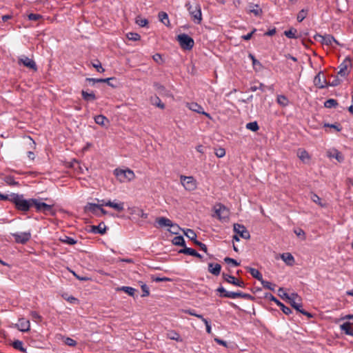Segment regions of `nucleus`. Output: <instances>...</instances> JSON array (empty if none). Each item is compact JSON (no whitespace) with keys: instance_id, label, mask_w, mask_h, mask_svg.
<instances>
[{"instance_id":"nucleus-1","label":"nucleus","mask_w":353,"mask_h":353,"mask_svg":"<svg viewBox=\"0 0 353 353\" xmlns=\"http://www.w3.org/2000/svg\"><path fill=\"white\" fill-rule=\"evenodd\" d=\"M10 200L19 210L26 212L32 207L33 199H25L23 195L12 194L10 196Z\"/></svg>"},{"instance_id":"nucleus-2","label":"nucleus","mask_w":353,"mask_h":353,"mask_svg":"<svg viewBox=\"0 0 353 353\" xmlns=\"http://www.w3.org/2000/svg\"><path fill=\"white\" fill-rule=\"evenodd\" d=\"M185 7L188 10L194 23L196 24H200L202 21L201 6L198 3L192 4L190 1H188L185 3Z\"/></svg>"},{"instance_id":"nucleus-3","label":"nucleus","mask_w":353,"mask_h":353,"mask_svg":"<svg viewBox=\"0 0 353 353\" xmlns=\"http://www.w3.org/2000/svg\"><path fill=\"white\" fill-rule=\"evenodd\" d=\"M114 174L121 183H126L132 181L135 178L134 172L130 169H119L114 170Z\"/></svg>"},{"instance_id":"nucleus-4","label":"nucleus","mask_w":353,"mask_h":353,"mask_svg":"<svg viewBox=\"0 0 353 353\" xmlns=\"http://www.w3.org/2000/svg\"><path fill=\"white\" fill-rule=\"evenodd\" d=\"M288 301L292 305V307H293L298 312L307 316L309 318H311L312 316V315L310 313L301 309V307H302L301 298L297 294H295V293L291 294L290 298Z\"/></svg>"},{"instance_id":"nucleus-5","label":"nucleus","mask_w":353,"mask_h":353,"mask_svg":"<svg viewBox=\"0 0 353 353\" xmlns=\"http://www.w3.org/2000/svg\"><path fill=\"white\" fill-rule=\"evenodd\" d=\"M215 216H216L222 222H228L229 221L230 211L221 203H216L214 206Z\"/></svg>"},{"instance_id":"nucleus-6","label":"nucleus","mask_w":353,"mask_h":353,"mask_svg":"<svg viewBox=\"0 0 353 353\" xmlns=\"http://www.w3.org/2000/svg\"><path fill=\"white\" fill-rule=\"evenodd\" d=\"M34 206L36 210L39 212L45 214L52 213L53 205L47 204L41 201L39 199H33L32 201V207Z\"/></svg>"},{"instance_id":"nucleus-7","label":"nucleus","mask_w":353,"mask_h":353,"mask_svg":"<svg viewBox=\"0 0 353 353\" xmlns=\"http://www.w3.org/2000/svg\"><path fill=\"white\" fill-rule=\"evenodd\" d=\"M177 41H179L181 47L183 50H191L194 44V41L192 37L186 34H181L177 36Z\"/></svg>"},{"instance_id":"nucleus-8","label":"nucleus","mask_w":353,"mask_h":353,"mask_svg":"<svg viewBox=\"0 0 353 353\" xmlns=\"http://www.w3.org/2000/svg\"><path fill=\"white\" fill-rule=\"evenodd\" d=\"M181 183L188 191H193L196 188V181L193 176H186L181 175L180 176Z\"/></svg>"},{"instance_id":"nucleus-9","label":"nucleus","mask_w":353,"mask_h":353,"mask_svg":"<svg viewBox=\"0 0 353 353\" xmlns=\"http://www.w3.org/2000/svg\"><path fill=\"white\" fill-rule=\"evenodd\" d=\"M11 235L14 237V241L17 243L21 244L26 243L31 238L30 232H15L12 233Z\"/></svg>"},{"instance_id":"nucleus-10","label":"nucleus","mask_w":353,"mask_h":353,"mask_svg":"<svg viewBox=\"0 0 353 353\" xmlns=\"http://www.w3.org/2000/svg\"><path fill=\"white\" fill-rule=\"evenodd\" d=\"M234 231L236 234L245 239H249L250 237L249 232L245 227L243 225L235 223L234 224Z\"/></svg>"},{"instance_id":"nucleus-11","label":"nucleus","mask_w":353,"mask_h":353,"mask_svg":"<svg viewBox=\"0 0 353 353\" xmlns=\"http://www.w3.org/2000/svg\"><path fill=\"white\" fill-rule=\"evenodd\" d=\"M19 63L23 64L26 68L32 69L34 71L37 70V67L34 61L25 55H22L19 58Z\"/></svg>"},{"instance_id":"nucleus-12","label":"nucleus","mask_w":353,"mask_h":353,"mask_svg":"<svg viewBox=\"0 0 353 353\" xmlns=\"http://www.w3.org/2000/svg\"><path fill=\"white\" fill-rule=\"evenodd\" d=\"M314 84L317 88L322 89L326 88L327 84L325 77L322 72H319L314 79Z\"/></svg>"},{"instance_id":"nucleus-13","label":"nucleus","mask_w":353,"mask_h":353,"mask_svg":"<svg viewBox=\"0 0 353 353\" xmlns=\"http://www.w3.org/2000/svg\"><path fill=\"white\" fill-rule=\"evenodd\" d=\"M156 222L158 223L159 226L161 228L163 227H170V228H178L176 224L172 223V221L165 217H159L156 219Z\"/></svg>"},{"instance_id":"nucleus-14","label":"nucleus","mask_w":353,"mask_h":353,"mask_svg":"<svg viewBox=\"0 0 353 353\" xmlns=\"http://www.w3.org/2000/svg\"><path fill=\"white\" fill-rule=\"evenodd\" d=\"M316 37L320 38V41L323 45L332 46L333 43L339 45V42L334 39V37L330 34H325L324 36L317 35Z\"/></svg>"},{"instance_id":"nucleus-15","label":"nucleus","mask_w":353,"mask_h":353,"mask_svg":"<svg viewBox=\"0 0 353 353\" xmlns=\"http://www.w3.org/2000/svg\"><path fill=\"white\" fill-rule=\"evenodd\" d=\"M15 326L19 330L26 332L30 330V323L29 320L21 318L19 319L18 323L15 325Z\"/></svg>"},{"instance_id":"nucleus-16","label":"nucleus","mask_w":353,"mask_h":353,"mask_svg":"<svg viewBox=\"0 0 353 353\" xmlns=\"http://www.w3.org/2000/svg\"><path fill=\"white\" fill-rule=\"evenodd\" d=\"M297 157L304 163H308L311 159V157L309 153L304 149L299 148L296 152Z\"/></svg>"},{"instance_id":"nucleus-17","label":"nucleus","mask_w":353,"mask_h":353,"mask_svg":"<svg viewBox=\"0 0 353 353\" xmlns=\"http://www.w3.org/2000/svg\"><path fill=\"white\" fill-rule=\"evenodd\" d=\"M223 276L225 281H226L229 283H232V284L239 286V287H244L243 281L238 280L233 276L223 274Z\"/></svg>"},{"instance_id":"nucleus-18","label":"nucleus","mask_w":353,"mask_h":353,"mask_svg":"<svg viewBox=\"0 0 353 353\" xmlns=\"http://www.w3.org/2000/svg\"><path fill=\"white\" fill-rule=\"evenodd\" d=\"M340 328L345 334L353 336V323L345 322L340 325Z\"/></svg>"},{"instance_id":"nucleus-19","label":"nucleus","mask_w":353,"mask_h":353,"mask_svg":"<svg viewBox=\"0 0 353 353\" xmlns=\"http://www.w3.org/2000/svg\"><path fill=\"white\" fill-rule=\"evenodd\" d=\"M351 65V62L350 59H345L339 66V71L338 74L341 77H344L347 74V70L348 67Z\"/></svg>"},{"instance_id":"nucleus-20","label":"nucleus","mask_w":353,"mask_h":353,"mask_svg":"<svg viewBox=\"0 0 353 353\" xmlns=\"http://www.w3.org/2000/svg\"><path fill=\"white\" fill-rule=\"evenodd\" d=\"M188 107L190 110L194 111V112H198V113H201V114H205L207 117L208 118H210V116L208 113H206L203 110V108L199 105L198 103H188Z\"/></svg>"},{"instance_id":"nucleus-21","label":"nucleus","mask_w":353,"mask_h":353,"mask_svg":"<svg viewBox=\"0 0 353 353\" xmlns=\"http://www.w3.org/2000/svg\"><path fill=\"white\" fill-rule=\"evenodd\" d=\"M327 156L330 158H334L336 159L339 162H342L344 159L343 155L341 152L338 151L336 149H332L327 151Z\"/></svg>"},{"instance_id":"nucleus-22","label":"nucleus","mask_w":353,"mask_h":353,"mask_svg":"<svg viewBox=\"0 0 353 353\" xmlns=\"http://www.w3.org/2000/svg\"><path fill=\"white\" fill-rule=\"evenodd\" d=\"M105 206L112 208L118 212H121L124 210V203L123 202L116 203L114 201H107L105 203Z\"/></svg>"},{"instance_id":"nucleus-23","label":"nucleus","mask_w":353,"mask_h":353,"mask_svg":"<svg viewBox=\"0 0 353 353\" xmlns=\"http://www.w3.org/2000/svg\"><path fill=\"white\" fill-rule=\"evenodd\" d=\"M270 300L274 301L277 305H279L283 312L287 315L291 314L292 310L290 307H286L281 302H280L276 298H275L274 296L270 295Z\"/></svg>"},{"instance_id":"nucleus-24","label":"nucleus","mask_w":353,"mask_h":353,"mask_svg":"<svg viewBox=\"0 0 353 353\" xmlns=\"http://www.w3.org/2000/svg\"><path fill=\"white\" fill-rule=\"evenodd\" d=\"M221 270V266L219 263H210L208 264V271L215 276H218L220 274Z\"/></svg>"},{"instance_id":"nucleus-25","label":"nucleus","mask_w":353,"mask_h":353,"mask_svg":"<svg viewBox=\"0 0 353 353\" xmlns=\"http://www.w3.org/2000/svg\"><path fill=\"white\" fill-rule=\"evenodd\" d=\"M56 338L59 340H62L64 343L68 346L74 347L77 345V342L70 337H65L61 334H57Z\"/></svg>"},{"instance_id":"nucleus-26","label":"nucleus","mask_w":353,"mask_h":353,"mask_svg":"<svg viewBox=\"0 0 353 353\" xmlns=\"http://www.w3.org/2000/svg\"><path fill=\"white\" fill-rule=\"evenodd\" d=\"M281 258L288 265H292L294 263V258L289 252L282 254Z\"/></svg>"},{"instance_id":"nucleus-27","label":"nucleus","mask_w":353,"mask_h":353,"mask_svg":"<svg viewBox=\"0 0 353 353\" xmlns=\"http://www.w3.org/2000/svg\"><path fill=\"white\" fill-rule=\"evenodd\" d=\"M94 121L98 125L106 126L109 123V120L103 115L99 114L94 117Z\"/></svg>"},{"instance_id":"nucleus-28","label":"nucleus","mask_w":353,"mask_h":353,"mask_svg":"<svg viewBox=\"0 0 353 353\" xmlns=\"http://www.w3.org/2000/svg\"><path fill=\"white\" fill-rule=\"evenodd\" d=\"M91 231L95 234L98 233V234H103L105 233L106 226L105 225L104 223H101L99 225L92 226Z\"/></svg>"},{"instance_id":"nucleus-29","label":"nucleus","mask_w":353,"mask_h":353,"mask_svg":"<svg viewBox=\"0 0 353 353\" xmlns=\"http://www.w3.org/2000/svg\"><path fill=\"white\" fill-rule=\"evenodd\" d=\"M117 291H123L131 296H134L137 290L129 286H122L117 288Z\"/></svg>"},{"instance_id":"nucleus-30","label":"nucleus","mask_w":353,"mask_h":353,"mask_svg":"<svg viewBox=\"0 0 353 353\" xmlns=\"http://www.w3.org/2000/svg\"><path fill=\"white\" fill-rule=\"evenodd\" d=\"M180 253L194 256L198 258H201V255L199 254L196 250L190 248H184L179 251Z\"/></svg>"},{"instance_id":"nucleus-31","label":"nucleus","mask_w":353,"mask_h":353,"mask_svg":"<svg viewBox=\"0 0 353 353\" xmlns=\"http://www.w3.org/2000/svg\"><path fill=\"white\" fill-rule=\"evenodd\" d=\"M159 19L160 21L162 22L165 26H170V20L166 12H160L159 13Z\"/></svg>"},{"instance_id":"nucleus-32","label":"nucleus","mask_w":353,"mask_h":353,"mask_svg":"<svg viewBox=\"0 0 353 353\" xmlns=\"http://www.w3.org/2000/svg\"><path fill=\"white\" fill-rule=\"evenodd\" d=\"M248 271L250 273V274L254 278L256 279L259 281H261L263 279L262 274L258 270H256L255 268H248Z\"/></svg>"},{"instance_id":"nucleus-33","label":"nucleus","mask_w":353,"mask_h":353,"mask_svg":"<svg viewBox=\"0 0 353 353\" xmlns=\"http://www.w3.org/2000/svg\"><path fill=\"white\" fill-rule=\"evenodd\" d=\"M232 296H231V299H236V298H243L245 299H252V296L250 294L243 293L241 292H234V294H232Z\"/></svg>"},{"instance_id":"nucleus-34","label":"nucleus","mask_w":353,"mask_h":353,"mask_svg":"<svg viewBox=\"0 0 353 353\" xmlns=\"http://www.w3.org/2000/svg\"><path fill=\"white\" fill-rule=\"evenodd\" d=\"M167 337L171 340H174L176 341H182V339L180 336L179 334L176 332L175 331H169L167 333Z\"/></svg>"},{"instance_id":"nucleus-35","label":"nucleus","mask_w":353,"mask_h":353,"mask_svg":"<svg viewBox=\"0 0 353 353\" xmlns=\"http://www.w3.org/2000/svg\"><path fill=\"white\" fill-rule=\"evenodd\" d=\"M2 179L9 185H17L19 184L11 175H3Z\"/></svg>"},{"instance_id":"nucleus-36","label":"nucleus","mask_w":353,"mask_h":353,"mask_svg":"<svg viewBox=\"0 0 353 353\" xmlns=\"http://www.w3.org/2000/svg\"><path fill=\"white\" fill-rule=\"evenodd\" d=\"M100 206L101 205L98 204L88 203L85 207V210L91 212L92 213H96L97 210H99V208H100Z\"/></svg>"},{"instance_id":"nucleus-37","label":"nucleus","mask_w":353,"mask_h":353,"mask_svg":"<svg viewBox=\"0 0 353 353\" xmlns=\"http://www.w3.org/2000/svg\"><path fill=\"white\" fill-rule=\"evenodd\" d=\"M82 97L84 100L90 101L96 99V97L93 92L88 93L84 90L81 92Z\"/></svg>"},{"instance_id":"nucleus-38","label":"nucleus","mask_w":353,"mask_h":353,"mask_svg":"<svg viewBox=\"0 0 353 353\" xmlns=\"http://www.w3.org/2000/svg\"><path fill=\"white\" fill-rule=\"evenodd\" d=\"M276 101H277V103L283 106V107H285L288 105L289 103V100L288 99V98L284 96V95H279L277 97V99H276Z\"/></svg>"},{"instance_id":"nucleus-39","label":"nucleus","mask_w":353,"mask_h":353,"mask_svg":"<svg viewBox=\"0 0 353 353\" xmlns=\"http://www.w3.org/2000/svg\"><path fill=\"white\" fill-rule=\"evenodd\" d=\"M184 234L194 242L196 241V234L192 230L186 229V230H184Z\"/></svg>"},{"instance_id":"nucleus-40","label":"nucleus","mask_w":353,"mask_h":353,"mask_svg":"<svg viewBox=\"0 0 353 353\" xmlns=\"http://www.w3.org/2000/svg\"><path fill=\"white\" fill-rule=\"evenodd\" d=\"M261 283L264 288L268 289L272 291H274L276 287L275 284L272 283L270 281H265L263 279L261 281Z\"/></svg>"},{"instance_id":"nucleus-41","label":"nucleus","mask_w":353,"mask_h":353,"mask_svg":"<svg viewBox=\"0 0 353 353\" xmlns=\"http://www.w3.org/2000/svg\"><path fill=\"white\" fill-rule=\"evenodd\" d=\"M12 346L14 348L20 350L21 352H26V349L23 347V342L21 341H14Z\"/></svg>"},{"instance_id":"nucleus-42","label":"nucleus","mask_w":353,"mask_h":353,"mask_svg":"<svg viewBox=\"0 0 353 353\" xmlns=\"http://www.w3.org/2000/svg\"><path fill=\"white\" fill-rule=\"evenodd\" d=\"M172 243L174 245H185V240L182 236H177L174 237V239H172Z\"/></svg>"},{"instance_id":"nucleus-43","label":"nucleus","mask_w":353,"mask_h":353,"mask_svg":"<svg viewBox=\"0 0 353 353\" xmlns=\"http://www.w3.org/2000/svg\"><path fill=\"white\" fill-rule=\"evenodd\" d=\"M217 291L221 294V296L230 298V299H231V296H232V294H234V292H228V291L225 290V288L223 287L219 288L217 289Z\"/></svg>"},{"instance_id":"nucleus-44","label":"nucleus","mask_w":353,"mask_h":353,"mask_svg":"<svg viewBox=\"0 0 353 353\" xmlns=\"http://www.w3.org/2000/svg\"><path fill=\"white\" fill-rule=\"evenodd\" d=\"M60 241L68 245H74L77 243L76 240L68 236H63L62 238L60 239Z\"/></svg>"},{"instance_id":"nucleus-45","label":"nucleus","mask_w":353,"mask_h":353,"mask_svg":"<svg viewBox=\"0 0 353 353\" xmlns=\"http://www.w3.org/2000/svg\"><path fill=\"white\" fill-rule=\"evenodd\" d=\"M246 128L252 132H256L259 130V125L256 121L250 122L246 124Z\"/></svg>"},{"instance_id":"nucleus-46","label":"nucleus","mask_w":353,"mask_h":353,"mask_svg":"<svg viewBox=\"0 0 353 353\" xmlns=\"http://www.w3.org/2000/svg\"><path fill=\"white\" fill-rule=\"evenodd\" d=\"M250 12L254 13L255 16H259L261 13V9L258 5H252L250 7Z\"/></svg>"},{"instance_id":"nucleus-47","label":"nucleus","mask_w":353,"mask_h":353,"mask_svg":"<svg viewBox=\"0 0 353 353\" xmlns=\"http://www.w3.org/2000/svg\"><path fill=\"white\" fill-rule=\"evenodd\" d=\"M337 105H338V103H337L336 100L333 99L327 100L324 103L325 107L327 108L336 107Z\"/></svg>"},{"instance_id":"nucleus-48","label":"nucleus","mask_w":353,"mask_h":353,"mask_svg":"<svg viewBox=\"0 0 353 353\" xmlns=\"http://www.w3.org/2000/svg\"><path fill=\"white\" fill-rule=\"evenodd\" d=\"M92 67H94L97 72H103L105 70L103 68L101 62L99 60H96L94 62L92 63Z\"/></svg>"},{"instance_id":"nucleus-49","label":"nucleus","mask_w":353,"mask_h":353,"mask_svg":"<svg viewBox=\"0 0 353 353\" xmlns=\"http://www.w3.org/2000/svg\"><path fill=\"white\" fill-rule=\"evenodd\" d=\"M278 294L281 299H286L287 301H288L290 298V294L286 293L283 288H280L279 289Z\"/></svg>"},{"instance_id":"nucleus-50","label":"nucleus","mask_w":353,"mask_h":353,"mask_svg":"<svg viewBox=\"0 0 353 353\" xmlns=\"http://www.w3.org/2000/svg\"><path fill=\"white\" fill-rule=\"evenodd\" d=\"M307 10L304 9L301 10L297 14V21L301 22L307 17Z\"/></svg>"},{"instance_id":"nucleus-51","label":"nucleus","mask_w":353,"mask_h":353,"mask_svg":"<svg viewBox=\"0 0 353 353\" xmlns=\"http://www.w3.org/2000/svg\"><path fill=\"white\" fill-rule=\"evenodd\" d=\"M296 30L294 28H291L288 30H285L284 32V34L288 37V38H290V39H294V38H296Z\"/></svg>"},{"instance_id":"nucleus-52","label":"nucleus","mask_w":353,"mask_h":353,"mask_svg":"<svg viewBox=\"0 0 353 353\" xmlns=\"http://www.w3.org/2000/svg\"><path fill=\"white\" fill-rule=\"evenodd\" d=\"M127 38L132 41H139L141 38L140 35L136 32H128Z\"/></svg>"},{"instance_id":"nucleus-53","label":"nucleus","mask_w":353,"mask_h":353,"mask_svg":"<svg viewBox=\"0 0 353 353\" xmlns=\"http://www.w3.org/2000/svg\"><path fill=\"white\" fill-rule=\"evenodd\" d=\"M30 315L32 316V319L35 322L39 323L42 320V317L37 312H31Z\"/></svg>"},{"instance_id":"nucleus-54","label":"nucleus","mask_w":353,"mask_h":353,"mask_svg":"<svg viewBox=\"0 0 353 353\" xmlns=\"http://www.w3.org/2000/svg\"><path fill=\"white\" fill-rule=\"evenodd\" d=\"M215 155L218 158L223 157L225 155V149L220 148L215 150Z\"/></svg>"},{"instance_id":"nucleus-55","label":"nucleus","mask_w":353,"mask_h":353,"mask_svg":"<svg viewBox=\"0 0 353 353\" xmlns=\"http://www.w3.org/2000/svg\"><path fill=\"white\" fill-rule=\"evenodd\" d=\"M136 23L141 27H144L148 24V20L145 19H142L141 17H137L136 19Z\"/></svg>"},{"instance_id":"nucleus-56","label":"nucleus","mask_w":353,"mask_h":353,"mask_svg":"<svg viewBox=\"0 0 353 353\" xmlns=\"http://www.w3.org/2000/svg\"><path fill=\"white\" fill-rule=\"evenodd\" d=\"M184 312L191 316H196L200 319L201 320L203 318V316L201 314H196L194 310H185Z\"/></svg>"},{"instance_id":"nucleus-57","label":"nucleus","mask_w":353,"mask_h":353,"mask_svg":"<svg viewBox=\"0 0 353 353\" xmlns=\"http://www.w3.org/2000/svg\"><path fill=\"white\" fill-rule=\"evenodd\" d=\"M141 290L143 292V294L141 295V296L145 297V296H149L150 290H149V288L147 286V285L143 284V285H141Z\"/></svg>"},{"instance_id":"nucleus-58","label":"nucleus","mask_w":353,"mask_h":353,"mask_svg":"<svg viewBox=\"0 0 353 353\" xmlns=\"http://www.w3.org/2000/svg\"><path fill=\"white\" fill-rule=\"evenodd\" d=\"M224 261L226 263L228 264H232L234 266H238L239 265V263H238L235 259H233L232 258H230V257H225L224 259Z\"/></svg>"},{"instance_id":"nucleus-59","label":"nucleus","mask_w":353,"mask_h":353,"mask_svg":"<svg viewBox=\"0 0 353 353\" xmlns=\"http://www.w3.org/2000/svg\"><path fill=\"white\" fill-rule=\"evenodd\" d=\"M201 321L205 323V327H206V332L209 334L211 333L212 332V328H211V325L210 324V323L208 322V321L205 319L204 317L201 319Z\"/></svg>"},{"instance_id":"nucleus-60","label":"nucleus","mask_w":353,"mask_h":353,"mask_svg":"<svg viewBox=\"0 0 353 353\" xmlns=\"http://www.w3.org/2000/svg\"><path fill=\"white\" fill-rule=\"evenodd\" d=\"M294 233L298 236H301L303 239H305V232L302 229L294 230Z\"/></svg>"},{"instance_id":"nucleus-61","label":"nucleus","mask_w":353,"mask_h":353,"mask_svg":"<svg viewBox=\"0 0 353 353\" xmlns=\"http://www.w3.org/2000/svg\"><path fill=\"white\" fill-rule=\"evenodd\" d=\"M152 281L155 282H161V281H170L171 279L168 277H152Z\"/></svg>"},{"instance_id":"nucleus-62","label":"nucleus","mask_w":353,"mask_h":353,"mask_svg":"<svg viewBox=\"0 0 353 353\" xmlns=\"http://www.w3.org/2000/svg\"><path fill=\"white\" fill-rule=\"evenodd\" d=\"M41 17V15L38 14H33V13H31L28 15V19L30 20H32V21H37L39 19H40Z\"/></svg>"},{"instance_id":"nucleus-63","label":"nucleus","mask_w":353,"mask_h":353,"mask_svg":"<svg viewBox=\"0 0 353 353\" xmlns=\"http://www.w3.org/2000/svg\"><path fill=\"white\" fill-rule=\"evenodd\" d=\"M194 243H195L196 245H199V248H200L203 251H204L205 252H207V246H206L204 243H201V242H200V241H194Z\"/></svg>"},{"instance_id":"nucleus-64","label":"nucleus","mask_w":353,"mask_h":353,"mask_svg":"<svg viewBox=\"0 0 353 353\" xmlns=\"http://www.w3.org/2000/svg\"><path fill=\"white\" fill-rule=\"evenodd\" d=\"M311 199L314 202V203H316L318 204H319L320 205H322V204L321 203V199L319 196H317L316 194H312V196H311Z\"/></svg>"}]
</instances>
